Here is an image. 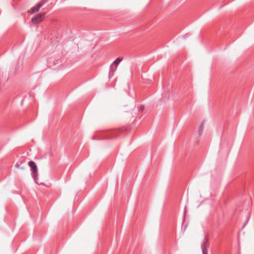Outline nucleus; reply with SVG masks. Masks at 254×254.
<instances>
[{"label": "nucleus", "mask_w": 254, "mask_h": 254, "mask_svg": "<svg viewBox=\"0 0 254 254\" xmlns=\"http://www.w3.org/2000/svg\"><path fill=\"white\" fill-rule=\"evenodd\" d=\"M28 165L31 168V170L32 171V177L35 180L36 183L37 182V176H38V169L37 167L36 163L32 161H30L28 162Z\"/></svg>", "instance_id": "1"}, {"label": "nucleus", "mask_w": 254, "mask_h": 254, "mask_svg": "<svg viewBox=\"0 0 254 254\" xmlns=\"http://www.w3.org/2000/svg\"><path fill=\"white\" fill-rule=\"evenodd\" d=\"M44 18V13H38L32 18V22L34 24H38L43 20Z\"/></svg>", "instance_id": "2"}, {"label": "nucleus", "mask_w": 254, "mask_h": 254, "mask_svg": "<svg viewBox=\"0 0 254 254\" xmlns=\"http://www.w3.org/2000/svg\"><path fill=\"white\" fill-rule=\"evenodd\" d=\"M209 243L208 240L205 239L201 246L202 254H208L207 249L209 247Z\"/></svg>", "instance_id": "3"}, {"label": "nucleus", "mask_w": 254, "mask_h": 254, "mask_svg": "<svg viewBox=\"0 0 254 254\" xmlns=\"http://www.w3.org/2000/svg\"><path fill=\"white\" fill-rule=\"evenodd\" d=\"M48 1V0H45L42 3H38L36 6H33L30 9V13L33 14L36 13L39 11L40 8L46 3Z\"/></svg>", "instance_id": "4"}, {"label": "nucleus", "mask_w": 254, "mask_h": 254, "mask_svg": "<svg viewBox=\"0 0 254 254\" xmlns=\"http://www.w3.org/2000/svg\"><path fill=\"white\" fill-rule=\"evenodd\" d=\"M123 58H118L110 66L111 70L114 72L117 69V66L122 61Z\"/></svg>", "instance_id": "5"}, {"label": "nucleus", "mask_w": 254, "mask_h": 254, "mask_svg": "<svg viewBox=\"0 0 254 254\" xmlns=\"http://www.w3.org/2000/svg\"><path fill=\"white\" fill-rule=\"evenodd\" d=\"M15 167H17V168H19V169H22V170H23V169H24V168L23 167H21V166H20V165H18V164H16L15 165Z\"/></svg>", "instance_id": "6"}, {"label": "nucleus", "mask_w": 254, "mask_h": 254, "mask_svg": "<svg viewBox=\"0 0 254 254\" xmlns=\"http://www.w3.org/2000/svg\"><path fill=\"white\" fill-rule=\"evenodd\" d=\"M117 137V136H114L113 137H112V138H116Z\"/></svg>", "instance_id": "7"}]
</instances>
